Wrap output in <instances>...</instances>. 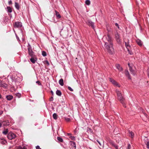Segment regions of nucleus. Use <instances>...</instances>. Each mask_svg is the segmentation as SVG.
<instances>
[{"mask_svg":"<svg viewBox=\"0 0 149 149\" xmlns=\"http://www.w3.org/2000/svg\"><path fill=\"white\" fill-rule=\"evenodd\" d=\"M102 40L105 43L104 45L105 49L111 54H113L114 52V49L113 47L112 38L110 35L107 34L103 36Z\"/></svg>","mask_w":149,"mask_h":149,"instance_id":"nucleus-1","label":"nucleus"},{"mask_svg":"<svg viewBox=\"0 0 149 149\" xmlns=\"http://www.w3.org/2000/svg\"><path fill=\"white\" fill-rule=\"evenodd\" d=\"M116 92L117 94L118 98L120 101V102L123 104L124 102V98L122 96V95L120 91L118 90H116Z\"/></svg>","mask_w":149,"mask_h":149,"instance_id":"nucleus-2","label":"nucleus"},{"mask_svg":"<svg viewBox=\"0 0 149 149\" xmlns=\"http://www.w3.org/2000/svg\"><path fill=\"white\" fill-rule=\"evenodd\" d=\"M16 137V135L12 132H9L8 135V138L10 140L14 139Z\"/></svg>","mask_w":149,"mask_h":149,"instance_id":"nucleus-3","label":"nucleus"},{"mask_svg":"<svg viewBox=\"0 0 149 149\" xmlns=\"http://www.w3.org/2000/svg\"><path fill=\"white\" fill-rule=\"evenodd\" d=\"M109 81L114 86L118 87H120V85L116 81L113 79L111 78H110Z\"/></svg>","mask_w":149,"mask_h":149,"instance_id":"nucleus-4","label":"nucleus"},{"mask_svg":"<svg viewBox=\"0 0 149 149\" xmlns=\"http://www.w3.org/2000/svg\"><path fill=\"white\" fill-rule=\"evenodd\" d=\"M116 39L118 43H120L121 42V39L120 38V35L119 34L117 33L115 35Z\"/></svg>","mask_w":149,"mask_h":149,"instance_id":"nucleus-5","label":"nucleus"},{"mask_svg":"<svg viewBox=\"0 0 149 149\" xmlns=\"http://www.w3.org/2000/svg\"><path fill=\"white\" fill-rule=\"evenodd\" d=\"M86 24L89 26H91L94 29V23L90 20H88L85 21Z\"/></svg>","mask_w":149,"mask_h":149,"instance_id":"nucleus-6","label":"nucleus"},{"mask_svg":"<svg viewBox=\"0 0 149 149\" xmlns=\"http://www.w3.org/2000/svg\"><path fill=\"white\" fill-rule=\"evenodd\" d=\"M22 26V23L18 22H16L15 23L14 27H21Z\"/></svg>","mask_w":149,"mask_h":149,"instance_id":"nucleus-7","label":"nucleus"},{"mask_svg":"<svg viewBox=\"0 0 149 149\" xmlns=\"http://www.w3.org/2000/svg\"><path fill=\"white\" fill-rule=\"evenodd\" d=\"M129 40H128L127 41V42H125V46L127 49H130V45L129 44Z\"/></svg>","mask_w":149,"mask_h":149,"instance_id":"nucleus-8","label":"nucleus"},{"mask_svg":"<svg viewBox=\"0 0 149 149\" xmlns=\"http://www.w3.org/2000/svg\"><path fill=\"white\" fill-rule=\"evenodd\" d=\"M128 65L129 67L130 68V71L132 74H133V75H135V73L134 71L132 69V68L130 67V64L129 63L128 64Z\"/></svg>","mask_w":149,"mask_h":149,"instance_id":"nucleus-9","label":"nucleus"},{"mask_svg":"<svg viewBox=\"0 0 149 149\" xmlns=\"http://www.w3.org/2000/svg\"><path fill=\"white\" fill-rule=\"evenodd\" d=\"M29 54L31 57H34L35 55L33 54V52L32 50H31L28 51Z\"/></svg>","mask_w":149,"mask_h":149,"instance_id":"nucleus-10","label":"nucleus"},{"mask_svg":"<svg viewBox=\"0 0 149 149\" xmlns=\"http://www.w3.org/2000/svg\"><path fill=\"white\" fill-rule=\"evenodd\" d=\"M2 125L3 126L8 125H9V122L8 121H2L1 120Z\"/></svg>","mask_w":149,"mask_h":149,"instance_id":"nucleus-11","label":"nucleus"},{"mask_svg":"<svg viewBox=\"0 0 149 149\" xmlns=\"http://www.w3.org/2000/svg\"><path fill=\"white\" fill-rule=\"evenodd\" d=\"M129 135L131 138H133L134 136V134L132 131H129Z\"/></svg>","mask_w":149,"mask_h":149,"instance_id":"nucleus-12","label":"nucleus"},{"mask_svg":"<svg viewBox=\"0 0 149 149\" xmlns=\"http://www.w3.org/2000/svg\"><path fill=\"white\" fill-rule=\"evenodd\" d=\"M146 139L145 140V143L146 145L147 148L148 149H149V140H148L147 138H146Z\"/></svg>","mask_w":149,"mask_h":149,"instance_id":"nucleus-13","label":"nucleus"},{"mask_svg":"<svg viewBox=\"0 0 149 149\" xmlns=\"http://www.w3.org/2000/svg\"><path fill=\"white\" fill-rule=\"evenodd\" d=\"M116 68L120 71H121L122 70V68L121 67H120V65L118 64H116Z\"/></svg>","mask_w":149,"mask_h":149,"instance_id":"nucleus-14","label":"nucleus"},{"mask_svg":"<svg viewBox=\"0 0 149 149\" xmlns=\"http://www.w3.org/2000/svg\"><path fill=\"white\" fill-rule=\"evenodd\" d=\"M125 74L126 75V76L129 79H131V78L130 76V74L129 72L127 70L125 71Z\"/></svg>","mask_w":149,"mask_h":149,"instance_id":"nucleus-15","label":"nucleus"},{"mask_svg":"<svg viewBox=\"0 0 149 149\" xmlns=\"http://www.w3.org/2000/svg\"><path fill=\"white\" fill-rule=\"evenodd\" d=\"M136 42L140 46H141L142 45V43L141 41L139 39L136 40Z\"/></svg>","mask_w":149,"mask_h":149,"instance_id":"nucleus-16","label":"nucleus"},{"mask_svg":"<svg viewBox=\"0 0 149 149\" xmlns=\"http://www.w3.org/2000/svg\"><path fill=\"white\" fill-rule=\"evenodd\" d=\"M13 96L12 95H8L6 96V98L8 100H10L13 98Z\"/></svg>","mask_w":149,"mask_h":149,"instance_id":"nucleus-17","label":"nucleus"},{"mask_svg":"<svg viewBox=\"0 0 149 149\" xmlns=\"http://www.w3.org/2000/svg\"><path fill=\"white\" fill-rule=\"evenodd\" d=\"M8 85L7 84L2 82L1 87H2L4 88H7Z\"/></svg>","mask_w":149,"mask_h":149,"instance_id":"nucleus-18","label":"nucleus"},{"mask_svg":"<svg viewBox=\"0 0 149 149\" xmlns=\"http://www.w3.org/2000/svg\"><path fill=\"white\" fill-rule=\"evenodd\" d=\"M59 83L61 86H63L64 85L63 80L62 79H61L59 80Z\"/></svg>","mask_w":149,"mask_h":149,"instance_id":"nucleus-19","label":"nucleus"},{"mask_svg":"<svg viewBox=\"0 0 149 149\" xmlns=\"http://www.w3.org/2000/svg\"><path fill=\"white\" fill-rule=\"evenodd\" d=\"M6 9L8 13H11L12 12V9L10 7L7 6L6 8Z\"/></svg>","mask_w":149,"mask_h":149,"instance_id":"nucleus-20","label":"nucleus"},{"mask_svg":"<svg viewBox=\"0 0 149 149\" xmlns=\"http://www.w3.org/2000/svg\"><path fill=\"white\" fill-rule=\"evenodd\" d=\"M55 12L56 13V16L58 18H60L61 17V16L59 14V13L56 10L55 11Z\"/></svg>","mask_w":149,"mask_h":149,"instance_id":"nucleus-21","label":"nucleus"},{"mask_svg":"<svg viewBox=\"0 0 149 149\" xmlns=\"http://www.w3.org/2000/svg\"><path fill=\"white\" fill-rule=\"evenodd\" d=\"M34 57H31L30 59V61L33 63H34L36 61V60L34 58Z\"/></svg>","mask_w":149,"mask_h":149,"instance_id":"nucleus-22","label":"nucleus"},{"mask_svg":"<svg viewBox=\"0 0 149 149\" xmlns=\"http://www.w3.org/2000/svg\"><path fill=\"white\" fill-rule=\"evenodd\" d=\"M68 135L70 136V138L71 139V140H75V137L74 136H71L70 134L68 133Z\"/></svg>","mask_w":149,"mask_h":149,"instance_id":"nucleus-23","label":"nucleus"},{"mask_svg":"<svg viewBox=\"0 0 149 149\" xmlns=\"http://www.w3.org/2000/svg\"><path fill=\"white\" fill-rule=\"evenodd\" d=\"M56 93L58 96H61V91L59 90H57L56 92Z\"/></svg>","mask_w":149,"mask_h":149,"instance_id":"nucleus-24","label":"nucleus"},{"mask_svg":"<svg viewBox=\"0 0 149 149\" xmlns=\"http://www.w3.org/2000/svg\"><path fill=\"white\" fill-rule=\"evenodd\" d=\"M15 8L17 10H19V6L18 3L17 2L15 3Z\"/></svg>","mask_w":149,"mask_h":149,"instance_id":"nucleus-25","label":"nucleus"},{"mask_svg":"<svg viewBox=\"0 0 149 149\" xmlns=\"http://www.w3.org/2000/svg\"><path fill=\"white\" fill-rule=\"evenodd\" d=\"M53 117L54 119L56 120L57 118V114L56 113H54L53 115Z\"/></svg>","mask_w":149,"mask_h":149,"instance_id":"nucleus-26","label":"nucleus"},{"mask_svg":"<svg viewBox=\"0 0 149 149\" xmlns=\"http://www.w3.org/2000/svg\"><path fill=\"white\" fill-rule=\"evenodd\" d=\"M57 140L60 142H63V139L61 137H58L57 138Z\"/></svg>","mask_w":149,"mask_h":149,"instance_id":"nucleus-27","label":"nucleus"},{"mask_svg":"<svg viewBox=\"0 0 149 149\" xmlns=\"http://www.w3.org/2000/svg\"><path fill=\"white\" fill-rule=\"evenodd\" d=\"M8 130L7 129H6L3 132V133L4 134L6 135L8 133Z\"/></svg>","mask_w":149,"mask_h":149,"instance_id":"nucleus-28","label":"nucleus"},{"mask_svg":"<svg viewBox=\"0 0 149 149\" xmlns=\"http://www.w3.org/2000/svg\"><path fill=\"white\" fill-rule=\"evenodd\" d=\"M85 3L86 5H89L91 3V2L89 0H86L85 1Z\"/></svg>","mask_w":149,"mask_h":149,"instance_id":"nucleus-29","label":"nucleus"},{"mask_svg":"<svg viewBox=\"0 0 149 149\" xmlns=\"http://www.w3.org/2000/svg\"><path fill=\"white\" fill-rule=\"evenodd\" d=\"M15 95L18 98L20 97L21 96V94L20 93H15Z\"/></svg>","mask_w":149,"mask_h":149,"instance_id":"nucleus-30","label":"nucleus"},{"mask_svg":"<svg viewBox=\"0 0 149 149\" xmlns=\"http://www.w3.org/2000/svg\"><path fill=\"white\" fill-rule=\"evenodd\" d=\"M28 51L32 50L31 47L29 44H28Z\"/></svg>","mask_w":149,"mask_h":149,"instance_id":"nucleus-31","label":"nucleus"},{"mask_svg":"<svg viewBox=\"0 0 149 149\" xmlns=\"http://www.w3.org/2000/svg\"><path fill=\"white\" fill-rule=\"evenodd\" d=\"M42 55L44 56H45L47 55L46 53L44 51L42 52Z\"/></svg>","mask_w":149,"mask_h":149,"instance_id":"nucleus-32","label":"nucleus"},{"mask_svg":"<svg viewBox=\"0 0 149 149\" xmlns=\"http://www.w3.org/2000/svg\"><path fill=\"white\" fill-rule=\"evenodd\" d=\"M65 121L67 122H69L70 121V119L69 118L65 117Z\"/></svg>","mask_w":149,"mask_h":149,"instance_id":"nucleus-33","label":"nucleus"},{"mask_svg":"<svg viewBox=\"0 0 149 149\" xmlns=\"http://www.w3.org/2000/svg\"><path fill=\"white\" fill-rule=\"evenodd\" d=\"M127 51L130 54L132 55L133 54V52L130 50V49H127Z\"/></svg>","mask_w":149,"mask_h":149,"instance_id":"nucleus-34","label":"nucleus"},{"mask_svg":"<svg viewBox=\"0 0 149 149\" xmlns=\"http://www.w3.org/2000/svg\"><path fill=\"white\" fill-rule=\"evenodd\" d=\"M68 89H69L70 91H73V89H72L70 87V86H68Z\"/></svg>","mask_w":149,"mask_h":149,"instance_id":"nucleus-35","label":"nucleus"},{"mask_svg":"<svg viewBox=\"0 0 149 149\" xmlns=\"http://www.w3.org/2000/svg\"><path fill=\"white\" fill-rule=\"evenodd\" d=\"M131 148V146L130 144H128V146L127 149H130Z\"/></svg>","mask_w":149,"mask_h":149,"instance_id":"nucleus-36","label":"nucleus"},{"mask_svg":"<svg viewBox=\"0 0 149 149\" xmlns=\"http://www.w3.org/2000/svg\"><path fill=\"white\" fill-rule=\"evenodd\" d=\"M17 149H24V147L22 148L21 146H19L17 147Z\"/></svg>","mask_w":149,"mask_h":149,"instance_id":"nucleus-37","label":"nucleus"},{"mask_svg":"<svg viewBox=\"0 0 149 149\" xmlns=\"http://www.w3.org/2000/svg\"><path fill=\"white\" fill-rule=\"evenodd\" d=\"M53 98L52 97H51L49 99V101H53Z\"/></svg>","mask_w":149,"mask_h":149,"instance_id":"nucleus-38","label":"nucleus"},{"mask_svg":"<svg viewBox=\"0 0 149 149\" xmlns=\"http://www.w3.org/2000/svg\"><path fill=\"white\" fill-rule=\"evenodd\" d=\"M99 143V144H100V146H102V144H101L100 142L98 140H96Z\"/></svg>","mask_w":149,"mask_h":149,"instance_id":"nucleus-39","label":"nucleus"},{"mask_svg":"<svg viewBox=\"0 0 149 149\" xmlns=\"http://www.w3.org/2000/svg\"><path fill=\"white\" fill-rule=\"evenodd\" d=\"M36 83L38 84L39 85H40L41 84L40 82L39 81H37Z\"/></svg>","mask_w":149,"mask_h":149,"instance_id":"nucleus-40","label":"nucleus"},{"mask_svg":"<svg viewBox=\"0 0 149 149\" xmlns=\"http://www.w3.org/2000/svg\"><path fill=\"white\" fill-rule=\"evenodd\" d=\"M115 25L116 26H117L118 27V29H119V25H118V24H117V23H116L115 24Z\"/></svg>","mask_w":149,"mask_h":149,"instance_id":"nucleus-41","label":"nucleus"},{"mask_svg":"<svg viewBox=\"0 0 149 149\" xmlns=\"http://www.w3.org/2000/svg\"><path fill=\"white\" fill-rule=\"evenodd\" d=\"M8 3L9 5L11 4H12V1L11 0H10L9 1Z\"/></svg>","mask_w":149,"mask_h":149,"instance_id":"nucleus-42","label":"nucleus"},{"mask_svg":"<svg viewBox=\"0 0 149 149\" xmlns=\"http://www.w3.org/2000/svg\"><path fill=\"white\" fill-rule=\"evenodd\" d=\"M36 149H41V148H40L39 146H37L36 147Z\"/></svg>","mask_w":149,"mask_h":149,"instance_id":"nucleus-43","label":"nucleus"},{"mask_svg":"<svg viewBox=\"0 0 149 149\" xmlns=\"http://www.w3.org/2000/svg\"><path fill=\"white\" fill-rule=\"evenodd\" d=\"M2 82V81L0 80V87H1Z\"/></svg>","mask_w":149,"mask_h":149,"instance_id":"nucleus-44","label":"nucleus"},{"mask_svg":"<svg viewBox=\"0 0 149 149\" xmlns=\"http://www.w3.org/2000/svg\"><path fill=\"white\" fill-rule=\"evenodd\" d=\"M1 125H2L1 120H0V128L1 127Z\"/></svg>","mask_w":149,"mask_h":149,"instance_id":"nucleus-45","label":"nucleus"},{"mask_svg":"<svg viewBox=\"0 0 149 149\" xmlns=\"http://www.w3.org/2000/svg\"><path fill=\"white\" fill-rule=\"evenodd\" d=\"M73 144H74V147H76V145H75V143L74 142H72Z\"/></svg>","mask_w":149,"mask_h":149,"instance_id":"nucleus-46","label":"nucleus"},{"mask_svg":"<svg viewBox=\"0 0 149 149\" xmlns=\"http://www.w3.org/2000/svg\"><path fill=\"white\" fill-rule=\"evenodd\" d=\"M3 113V111H0V115H1Z\"/></svg>","mask_w":149,"mask_h":149,"instance_id":"nucleus-47","label":"nucleus"},{"mask_svg":"<svg viewBox=\"0 0 149 149\" xmlns=\"http://www.w3.org/2000/svg\"><path fill=\"white\" fill-rule=\"evenodd\" d=\"M16 38H17V40H19V37L16 35Z\"/></svg>","mask_w":149,"mask_h":149,"instance_id":"nucleus-48","label":"nucleus"},{"mask_svg":"<svg viewBox=\"0 0 149 149\" xmlns=\"http://www.w3.org/2000/svg\"><path fill=\"white\" fill-rule=\"evenodd\" d=\"M5 142H6V141H4L2 143H3V144H5Z\"/></svg>","mask_w":149,"mask_h":149,"instance_id":"nucleus-49","label":"nucleus"},{"mask_svg":"<svg viewBox=\"0 0 149 149\" xmlns=\"http://www.w3.org/2000/svg\"><path fill=\"white\" fill-rule=\"evenodd\" d=\"M24 149H27L26 147L25 146L24 147Z\"/></svg>","mask_w":149,"mask_h":149,"instance_id":"nucleus-50","label":"nucleus"},{"mask_svg":"<svg viewBox=\"0 0 149 149\" xmlns=\"http://www.w3.org/2000/svg\"><path fill=\"white\" fill-rule=\"evenodd\" d=\"M51 93H52V95H53V93H53V92L52 91H51Z\"/></svg>","mask_w":149,"mask_h":149,"instance_id":"nucleus-51","label":"nucleus"},{"mask_svg":"<svg viewBox=\"0 0 149 149\" xmlns=\"http://www.w3.org/2000/svg\"><path fill=\"white\" fill-rule=\"evenodd\" d=\"M102 141L103 143V144H104V141L102 139Z\"/></svg>","mask_w":149,"mask_h":149,"instance_id":"nucleus-52","label":"nucleus"},{"mask_svg":"<svg viewBox=\"0 0 149 149\" xmlns=\"http://www.w3.org/2000/svg\"><path fill=\"white\" fill-rule=\"evenodd\" d=\"M1 95L0 94V98H1Z\"/></svg>","mask_w":149,"mask_h":149,"instance_id":"nucleus-53","label":"nucleus"},{"mask_svg":"<svg viewBox=\"0 0 149 149\" xmlns=\"http://www.w3.org/2000/svg\"><path fill=\"white\" fill-rule=\"evenodd\" d=\"M123 106L124 107H126L125 106V105H124L123 104Z\"/></svg>","mask_w":149,"mask_h":149,"instance_id":"nucleus-54","label":"nucleus"},{"mask_svg":"<svg viewBox=\"0 0 149 149\" xmlns=\"http://www.w3.org/2000/svg\"><path fill=\"white\" fill-rule=\"evenodd\" d=\"M116 149H118V147H116Z\"/></svg>","mask_w":149,"mask_h":149,"instance_id":"nucleus-55","label":"nucleus"}]
</instances>
